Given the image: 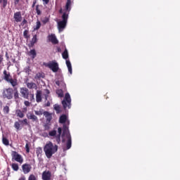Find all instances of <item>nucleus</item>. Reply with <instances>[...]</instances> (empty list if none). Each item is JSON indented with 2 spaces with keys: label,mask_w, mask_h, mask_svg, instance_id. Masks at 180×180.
Returning a JSON list of instances; mask_svg holds the SVG:
<instances>
[{
  "label": "nucleus",
  "mask_w": 180,
  "mask_h": 180,
  "mask_svg": "<svg viewBox=\"0 0 180 180\" xmlns=\"http://www.w3.org/2000/svg\"><path fill=\"white\" fill-rule=\"evenodd\" d=\"M71 11V0H67L65 7V12L62 15V20L58 22V28L60 32L63 31L67 27V22L68 21V15Z\"/></svg>",
  "instance_id": "nucleus-1"
},
{
  "label": "nucleus",
  "mask_w": 180,
  "mask_h": 180,
  "mask_svg": "<svg viewBox=\"0 0 180 180\" xmlns=\"http://www.w3.org/2000/svg\"><path fill=\"white\" fill-rule=\"evenodd\" d=\"M58 150V146L53 145L51 141H49L44 147V152L45 155L48 159H51L54 154H56Z\"/></svg>",
  "instance_id": "nucleus-2"
},
{
  "label": "nucleus",
  "mask_w": 180,
  "mask_h": 180,
  "mask_svg": "<svg viewBox=\"0 0 180 180\" xmlns=\"http://www.w3.org/2000/svg\"><path fill=\"white\" fill-rule=\"evenodd\" d=\"M65 136L67 141H66V149L70 150L71 149V146L72 144V139L71 138V134H70V130H68V127L65 125V124H63V134L62 138Z\"/></svg>",
  "instance_id": "nucleus-3"
},
{
  "label": "nucleus",
  "mask_w": 180,
  "mask_h": 180,
  "mask_svg": "<svg viewBox=\"0 0 180 180\" xmlns=\"http://www.w3.org/2000/svg\"><path fill=\"white\" fill-rule=\"evenodd\" d=\"M4 74V79L6 80V82L11 84V86H18V79L15 78L13 79L10 72H8L7 70H4L3 72Z\"/></svg>",
  "instance_id": "nucleus-4"
},
{
  "label": "nucleus",
  "mask_w": 180,
  "mask_h": 180,
  "mask_svg": "<svg viewBox=\"0 0 180 180\" xmlns=\"http://www.w3.org/2000/svg\"><path fill=\"white\" fill-rule=\"evenodd\" d=\"M20 93L22 95V97L24 99H27L30 101V102H35V98L34 94H30V90L26 87H21L20 90Z\"/></svg>",
  "instance_id": "nucleus-5"
},
{
  "label": "nucleus",
  "mask_w": 180,
  "mask_h": 180,
  "mask_svg": "<svg viewBox=\"0 0 180 180\" xmlns=\"http://www.w3.org/2000/svg\"><path fill=\"white\" fill-rule=\"evenodd\" d=\"M62 105L65 110H67V108L71 109V96H70L69 93H66L65 94V98L62 101Z\"/></svg>",
  "instance_id": "nucleus-6"
},
{
  "label": "nucleus",
  "mask_w": 180,
  "mask_h": 180,
  "mask_svg": "<svg viewBox=\"0 0 180 180\" xmlns=\"http://www.w3.org/2000/svg\"><path fill=\"white\" fill-rule=\"evenodd\" d=\"M2 96L4 99H13V89L9 87L8 89H4L2 92Z\"/></svg>",
  "instance_id": "nucleus-7"
},
{
  "label": "nucleus",
  "mask_w": 180,
  "mask_h": 180,
  "mask_svg": "<svg viewBox=\"0 0 180 180\" xmlns=\"http://www.w3.org/2000/svg\"><path fill=\"white\" fill-rule=\"evenodd\" d=\"M11 157L12 160H15V162L20 164H22L24 162L22 156L20 154H19L17 151H12Z\"/></svg>",
  "instance_id": "nucleus-8"
},
{
  "label": "nucleus",
  "mask_w": 180,
  "mask_h": 180,
  "mask_svg": "<svg viewBox=\"0 0 180 180\" xmlns=\"http://www.w3.org/2000/svg\"><path fill=\"white\" fill-rule=\"evenodd\" d=\"M47 67L49 68L53 72H58L60 70L59 64L56 60L49 63L47 64Z\"/></svg>",
  "instance_id": "nucleus-9"
},
{
  "label": "nucleus",
  "mask_w": 180,
  "mask_h": 180,
  "mask_svg": "<svg viewBox=\"0 0 180 180\" xmlns=\"http://www.w3.org/2000/svg\"><path fill=\"white\" fill-rule=\"evenodd\" d=\"M42 180H51L52 173L51 171H44L41 176Z\"/></svg>",
  "instance_id": "nucleus-10"
},
{
  "label": "nucleus",
  "mask_w": 180,
  "mask_h": 180,
  "mask_svg": "<svg viewBox=\"0 0 180 180\" xmlns=\"http://www.w3.org/2000/svg\"><path fill=\"white\" fill-rule=\"evenodd\" d=\"M32 168V167L31 165H30V164L25 163L22 165V169L25 174H29L31 172Z\"/></svg>",
  "instance_id": "nucleus-11"
},
{
  "label": "nucleus",
  "mask_w": 180,
  "mask_h": 180,
  "mask_svg": "<svg viewBox=\"0 0 180 180\" xmlns=\"http://www.w3.org/2000/svg\"><path fill=\"white\" fill-rule=\"evenodd\" d=\"M27 118L28 120H32V122H39V118L37 115H35L34 113H29L27 115Z\"/></svg>",
  "instance_id": "nucleus-12"
},
{
  "label": "nucleus",
  "mask_w": 180,
  "mask_h": 180,
  "mask_svg": "<svg viewBox=\"0 0 180 180\" xmlns=\"http://www.w3.org/2000/svg\"><path fill=\"white\" fill-rule=\"evenodd\" d=\"M58 134L56 136V141L58 144L61 143V134L63 133V129L61 127L58 128Z\"/></svg>",
  "instance_id": "nucleus-13"
},
{
  "label": "nucleus",
  "mask_w": 180,
  "mask_h": 180,
  "mask_svg": "<svg viewBox=\"0 0 180 180\" xmlns=\"http://www.w3.org/2000/svg\"><path fill=\"white\" fill-rule=\"evenodd\" d=\"M36 102L37 103L42 102V91L41 90H37L36 92Z\"/></svg>",
  "instance_id": "nucleus-14"
},
{
  "label": "nucleus",
  "mask_w": 180,
  "mask_h": 180,
  "mask_svg": "<svg viewBox=\"0 0 180 180\" xmlns=\"http://www.w3.org/2000/svg\"><path fill=\"white\" fill-rule=\"evenodd\" d=\"M13 18L16 22H20L22 20L21 12H16L14 13Z\"/></svg>",
  "instance_id": "nucleus-15"
},
{
  "label": "nucleus",
  "mask_w": 180,
  "mask_h": 180,
  "mask_svg": "<svg viewBox=\"0 0 180 180\" xmlns=\"http://www.w3.org/2000/svg\"><path fill=\"white\" fill-rule=\"evenodd\" d=\"M49 39L51 41L53 44H58L59 43L56 36L55 34H51L49 36Z\"/></svg>",
  "instance_id": "nucleus-16"
},
{
  "label": "nucleus",
  "mask_w": 180,
  "mask_h": 180,
  "mask_svg": "<svg viewBox=\"0 0 180 180\" xmlns=\"http://www.w3.org/2000/svg\"><path fill=\"white\" fill-rule=\"evenodd\" d=\"M44 116L45 117V118L46 119V121L48 122H51L52 119H53V117H52V115L48 112V111H44Z\"/></svg>",
  "instance_id": "nucleus-17"
},
{
  "label": "nucleus",
  "mask_w": 180,
  "mask_h": 180,
  "mask_svg": "<svg viewBox=\"0 0 180 180\" xmlns=\"http://www.w3.org/2000/svg\"><path fill=\"white\" fill-rule=\"evenodd\" d=\"M38 41L37 35L34 34L30 41V43L28 44L29 47H33L34 44Z\"/></svg>",
  "instance_id": "nucleus-18"
},
{
  "label": "nucleus",
  "mask_w": 180,
  "mask_h": 180,
  "mask_svg": "<svg viewBox=\"0 0 180 180\" xmlns=\"http://www.w3.org/2000/svg\"><path fill=\"white\" fill-rule=\"evenodd\" d=\"M27 87L29 89H37V85L36 83L34 82H28L27 83Z\"/></svg>",
  "instance_id": "nucleus-19"
},
{
  "label": "nucleus",
  "mask_w": 180,
  "mask_h": 180,
  "mask_svg": "<svg viewBox=\"0 0 180 180\" xmlns=\"http://www.w3.org/2000/svg\"><path fill=\"white\" fill-rule=\"evenodd\" d=\"M68 117L66 115H62L59 117V123L64 124L67 122Z\"/></svg>",
  "instance_id": "nucleus-20"
},
{
  "label": "nucleus",
  "mask_w": 180,
  "mask_h": 180,
  "mask_svg": "<svg viewBox=\"0 0 180 180\" xmlns=\"http://www.w3.org/2000/svg\"><path fill=\"white\" fill-rule=\"evenodd\" d=\"M13 91H14V93H13L14 99H19L20 96H19V91L18 90V87L13 86Z\"/></svg>",
  "instance_id": "nucleus-21"
},
{
  "label": "nucleus",
  "mask_w": 180,
  "mask_h": 180,
  "mask_svg": "<svg viewBox=\"0 0 180 180\" xmlns=\"http://www.w3.org/2000/svg\"><path fill=\"white\" fill-rule=\"evenodd\" d=\"M15 114L18 117L23 119L25 117V114L21 110H16Z\"/></svg>",
  "instance_id": "nucleus-22"
},
{
  "label": "nucleus",
  "mask_w": 180,
  "mask_h": 180,
  "mask_svg": "<svg viewBox=\"0 0 180 180\" xmlns=\"http://www.w3.org/2000/svg\"><path fill=\"white\" fill-rule=\"evenodd\" d=\"M2 143L6 146H8L10 145L9 140L4 135L2 136Z\"/></svg>",
  "instance_id": "nucleus-23"
},
{
  "label": "nucleus",
  "mask_w": 180,
  "mask_h": 180,
  "mask_svg": "<svg viewBox=\"0 0 180 180\" xmlns=\"http://www.w3.org/2000/svg\"><path fill=\"white\" fill-rule=\"evenodd\" d=\"M56 84L58 86H60V88L65 89V83H64V81L58 80L56 82Z\"/></svg>",
  "instance_id": "nucleus-24"
},
{
  "label": "nucleus",
  "mask_w": 180,
  "mask_h": 180,
  "mask_svg": "<svg viewBox=\"0 0 180 180\" xmlns=\"http://www.w3.org/2000/svg\"><path fill=\"white\" fill-rule=\"evenodd\" d=\"M66 65L70 74H72V66L71 65V62L70 60H66Z\"/></svg>",
  "instance_id": "nucleus-25"
},
{
  "label": "nucleus",
  "mask_w": 180,
  "mask_h": 180,
  "mask_svg": "<svg viewBox=\"0 0 180 180\" xmlns=\"http://www.w3.org/2000/svg\"><path fill=\"white\" fill-rule=\"evenodd\" d=\"M53 108L55 111L56 112V114H60L61 113V107L58 104H55L53 105Z\"/></svg>",
  "instance_id": "nucleus-26"
},
{
  "label": "nucleus",
  "mask_w": 180,
  "mask_h": 180,
  "mask_svg": "<svg viewBox=\"0 0 180 180\" xmlns=\"http://www.w3.org/2000/svg\"><path fill=\"white\" fill-rule=\"evenodd\" d=\"M19 123H21L22 124H23L25 126L30 127V124L28 122V120L27 118H25L24 120H20L19 121Z\"/></svg>",
  "instance_id": "nucleus-27"
},
{
  "label": "nucleus",
  "mask_w": 180,
  "mask_h": 180,
  "mask_svg": "<svg viewBox=\"0 0 180 180\" xmlns=\"http://www.w3.org/2000/svg\"><path fill=\"white\" fill-rule=\"evenodd\" d=\"M42 153H43L42 148H41V147L37 148L36 154H37V158H39V156H41Z\"/></svg>",
  "instance_id": "nucleus-28"
},
{
  "label": "nucleus",
  "mask_w": 180,
  "mask_h": 180,
  "mask_svg": "<svg viewBox=\"0 0 180 180\" xmlns=\"http://www.w3.org/2000/svg\"><path fill=\"white\" fill-rule=\"evenodd\" d=\"M56 94L59 98H64V91H63V89L56 90Z\"/></svg>",
  "instance_id": "nucleus-29"
},
{
  "label": "nucleus",
  "mask_w": 180,
  "mask_h": 180,
  "mask_svg": "<svg viewBox=\"0 0 180 180\" xmlns=\"http://www.w3.org/2000/svg\"><path fill=\"white\" fill-rule=\"evenodd\" d=\"M3 112L4 115H8L10 113V108L8 105H6L4 107Z\"/></svg>",
  "instance_id": "nucleus-30"
},
{
  "label": "nucleus",
  "mask_w": 180,
  "mask_h": 180,
  "mask_svg": "<svg viewBox=\"0 0 180 180\" xmlns=\"http://www.w3.org/2000/svg\"><path fill=\"white\" fill-rule=\"evenodd\" d=\"M11 168L13 169V171L18 172L19 170V165L18 163H12Z\"/></svg>",
  "instance_id": "nucleus-31"
},
{
  "label": "nucleus",
  "mask_w": 180,
  "mask_h": 180,
  "mask_svg": "<svg viewBox=\"0 0 180 180\" xmlns=\"http://www.w3.org/2000/svg\"><path fill=\"white\" fill-rule=\"evenodd\" d=\"M41 27V22L39 20H37L36 22V25L34 27V30H38Z\"/></svg>",
  "instance_id": "nucleus-32"
},
{
  "label": "nucleus",
  "mask_w": 180,
  "mask_h": 180,
  "mask_svg": "<svg viewBox=\"0 0 180 180\" xmlns=\"http://www.w3.org/2000/svg\"><path fill=\"white\" fill-rule=\"evenodd\" d=\"M34 114L37 116H42L44 115V110H34Z\"/></svg>",
  "instance_id": "nucleus-33"
},
{
  "label": "nucleus",
  "mask_w": 180,
  "mask_h": 180,
  "mask_svg": "<svg viewBox=\"0 0 180 180\" xmlns=\"http://www.w3.org/2000/svg\"><path fill=\"white\" fill-rule=\"evenodd\" d=\"M14 127L17 131H20L22 128L20 127V124L19 122H15Z\"/></svg>",
  "instance_id": "nucleus-34"
},
{
  "label": "nucleus",
  "mask_w": 180,
  "mask_h": 180,
  "mask_svg": "<svg viewBox=\"0 0 180 180\" xmlns=\"http://www.w3.org/2000/svg\"><path fill=\"white\" fill-rule=\"evenodd\" d=\"M30 56H32V58H35L37 57V51L35 49L30 50Z\"/></svg>",
  "instance_id": "nucleus-35"
},
{
  "label": "nucleus",
  "mask_w": 180,
  "mask_h": 180,
  "mask_svg": "<svg viewBox=\"0 0 180 180\" xmlns=\"http://www.w3.org/2000/svg\"><path fill=\"white\" fill-rule=\"evenodd\" d=\"M49 136L51 137H55L56 139L57 136V131L56 130H53L49 131Z\"/></svg>",
  "instance_id": "nucleus-36"
},
{
  "label": "nucleus",
  "mask_w": 180,
  "mask_h": 180,
  "mask_svg": "<svg viewBox=\"0 0 180 180\" xmlns=\"http://www.w3.org/2000/svg\"><path fill=\"white\" fill-rule=\"evenodd\" d=\"M44 92H45L44 98H45L46 101H48V98L49 97L51 91H50V90L46 89L44 90Z\"/></svg>",
  "instance_id": "nucleus-37"
},
{
  "label": "nucleus",
  "mask_w": 180,
  "mask_h": 180,
  "mask_svg": "<svg viewBox=\"0 0 180 180\" xmlns=\"http://www.w3.org/2000/svg\"><path fill=\"white\" fill-rule=\"evenodd\" d=\"M62 56L64 59H67L68 58V51L67 49H65L63 53H62Z\"/></svg>",
  "instance_id": "nucleus-38"
},
{
  "label": "nucleus",
  "mask_w": 180,
  "mask_h": 180,
  "mask_svg": "<svg viewBox=\"0 0 180 180\" xmlns=\"http://www.w3.org/2000/svg\"><path fill=\"white\" fill-rule=\"evenodd\" d=\"M0 4L2 5L3 8H6L8 4V0H0Z\"/></svg>",
  "instance_id": "nucleus-39"
},
{
  "label": "nucleus",
  "mask_w": 180,
  "mask_h": 180,
  "mask_svg": "<svg viewBox=\"0 0 180 180\" xmlns=\"http://www.w3.org/2000/svg\"><path fill=\"white\" fill-rule=\"evenodd\" d=\"M23 36L25 39H29L30 38V35H29V30H25L23 32Z\"/></svg>",
  "instance_id": "nucleus-40"
},
{
  "label": "nucleus",
  "mask_w": 180,
  "mask_h": 180,
  "mask_svg": "<svg viewBox=\"0 0 180 180\" xmlns=\"http://www.w3.org/2000/svg\"><path fill=\"white\" fill-rule=\"evenodd\" d=\"M41 78H44V75L42 73H37L35 76V79H40Z\"/></svg>",
  "instance_id": "nucleus-41"
},
{
  "label": "nucleus",
  "mask_w": 180,
  "mask_h": 180,
  "mask_svg": "<svg viewBox=\"0 0 180 180\" xmlns=\"http://www.w3.org/2000/svg\"><path fill=\"white\" fill-rule=\"evenodd\" d=\"M40 6L39 5H37L36 6V11H37V14L38 15H41V9L39 8Z\"/></svg>",
  "instance_id": "nucleus-42"
},
{
  "label": "nucleus",
  "mask_w": 180,
  "mask_h": 180,
  "mask_svg": "<svg viewBox=\"0 0 180 180\" xmlns=\"http://www.w3.org/2000/svg\"><path fill=\"white\" fill-rule=\"evenodd\" d=\"M28 180H37V179L34 174H30Z\"/></svg>",
  "instance_id": "nucleus-43"
},
{
  "label": "nucleus",
  "mask_w": 180,
  "mask_h": 180,
  "mask_svg": "<svg viewBox=\"0 0 180 180\" xmlns=\"http://www.w3.org/2000/svg\"><path fill=\"white\" fill-rule=\"evenodd\" d=\"M25 149H26L27 153H30V146H29V143H27L26 145H25Z\"/></svg>",
  "instance_id": "nucleus-44"
},
{
  "label": "nucleus",
  "mask_w": 180,
  "mask_h": 180,
  "mask_svg": "<svg viewBox=\"0 0 180 180\" xmlns=\"http://www.w3.org/2000/svg\"><path fill=\"white\" fill-rule=\"evenodd\" d=\"M24 105L25 106H30L31 105V103L29 101H24Z\"/></svg>",
  "instance_id": "nucleus-45"
},
{
  "label": "nucleus",
  "mask_w": 180,
  "mask_h": 180,
  "mask_svg": "<svg viewBox=\"0 0 180 180\" xmlns=\"http://www.w3.org/2000/svg\"><path fill=\"white\" fill-rule=\"evenodd\" d=\"M27 20L26 19H24L22 22H21V25L23 26L27 23Z\"/></svg>",
  "instance_id": "nucleus-46"
},
{
  "label": "nucleus",
  "mask_w": 180,
  "mask_h": 180,
  "mask_svg": "<svg viewBox=\"0 0 180 180\" xmlns=\"http://www.w3.org/2000/svg\"><path fill=\"white\" fill-rule=\"evenodd\" d=\"M44 5H47L49 4L50 0H42Z\"/></svg>",
  "instance_id": "nucleus-47"
},
{
  "label": "nucleus",
  "mask_w": 180,
  "mask_h": 180,
  "mask_svg": "<svg viewBox=\"0 0 180 180\" xmlns=\"http://www.w3.org/2000/svg\"><path fill=\"white\" fill-rule=\"evenodd\" d=\"M3 61H4V57L2 55L0 54V64H2Z\"/></svg>",
  "instance_id": "nucleus-48"
},
{
  "label": "nucleus",
  "mask_w": 180,
  "mask_h": 180,
  "mask_svg": "<svg viewBox=\"0 0 180 180\" xmlns=\"http://www.w3.org/2000/svg\"><path fill=\"white\" fill-rule=\"evenodd\" d=\"M37 2V0H34V1H33L32 6V8H34V7L35 6Z\"/></svg>",
  "instance_id": "nucleus-49"
},
{
  "label": "nucleus",
  "mask_w": 180,
  "mask_h": 180,
  "mask_svg": "<svg viewBox=\"0 0 180 180\" xmlns=\"http://www.w3.org/2000/svg\"><path fill=\"white\" fill-rule=\"evenodd\" d=\"M45 106H51V102L50 101H47V103L45 104Z\"/></svg>",
  "instance_id": "nucleus-50"
},
{
  "label": "nucleus",
  "mask_w": 180,
  "mask_h": 180,
  "mask_svg": "<svg viewBox=\"0 0 180 180\" xmlns=\"http://www.w3.org/2000/svg\"><path fill=\"white\" fill-rule=\"evenodd\" d=\"M6 60H9V56H8V52H6Z\"/></svg>",
  "instance_id": "nucleus-51"
},
{
  "label": "nucleus",
  "mask_w": 180,
  "mask_h": 180,
  "mask_svg": "<svg viewBox=\"0 0 180 180\" xmlns=\"http://www.w3.org/2000/svg\"><path fill=\"white\" fill-rule=\"evenodd\" d=\"M14 1H14V4H15V5L18 4L19 2H20V0H14Z\"/></svg>",
  "instance_id": "nucleus-52"
},
{
  "label": "nucleus",
  "mask_w": 180,
  "mask_h": 180,
  "mask_svg": "<svg viewBox=\"0 0 180 180\" xmlns=\"http://www.w3.org/2000/svg\"><path fill=\"white\" fill-rule=\"evenodd\" d=\"M44 127H45V129H49V127L48 124H45Z\"/></svg>",
  "instance_id": "nucleus-53"
},
{
  "label": "nucleus",
  "mask_w": 180,
  "mask_h": 180,
  "mask_svg": "<svg viewBox=\"0 0 180 180\" xmlns=\"http://www.w3.org/2000/svg\"><path fill=\"white\" fill-rule=\"evenodd\" d=\"M19 180H26V178L25 177H21L19 179Z\"/></svg>",
  "instance_id": "nucleus-54"
},
{
  "label": "nucleus",
  "mask_w": 180,
  "mask_h": 180,
  "mask_svg": "<svg viewBox=\"0 0 180 180\" xmlns=\"http://www.w3.org/2000/svg\"><path fill=\"white\" fill-rule=\"evenodd\" d=\"M59 13H63V8H60V9L59 10Z\"/></svg>",
  "instance_id": "nucleus-55"
},
{
  "label": "nucleus",
  "mask_w": 180,
  "mask_h": 180,
  "mask_svg": "<svg viewBox=\"0 0 180 180\" xmlns=\"http://www.w3.org/2000/svg\"><path fill=\"white\" fill-rule=\"evenodd\" d=\"M24 110H25V112H27V108H24Z\"/></svg>",
  "instance_id": "nucleus-56"
},
{
  "label": "nucleus",
  "mask_w": 180,
  "mask_h": 180,
  "mask_svg": "<svg viewBox=\"0 0 180 180\" xmlns=\"http://www.w3.org/2000/svg\"><path fill=\"white\" fill-rule=\"evenodd\" d=\"M65 139H63L62 140V143H65Z\"/></svg>",
  "instance_id": "nucleus-57"
},
{
  "label": "nucleus",
  "mask_w": 180,
  "mask_h": 180,
  "mask_svg": "<svg viewBox=\"0 0 180 180\" xmlns=\"http://www.w3.org/2000/svg\"><path fill=\"white\" fill-rule=\"evenodd\" d=\"M61 49L60 48H58V51H60Z\"/></svg>",
  "instance_id": "nucleus-58"
},
{
  "label": "nucleus",
  "mask_w": 180,
  "mask_h": 180,
  "mask_svg": "<svg viewBox=\"0 0 180 180\" xmlns=\"http://www.w3.org/2000/svg\"><path fill=\"white\" fill-rule=\"evenodd\" d=\"M68 125H70V121L67 122Z\"/></svg>",
  "instance_id": "nucleus-59"
},
{
  "label": "nucleus",
  "mask_w": 180,
  "mask_h": 180,
  "mask_svg": "<svg viewBox=\"0 0 180 180\" xmlns=\"http://www.w3.org/2000/svg\"><path fill=\"white\" fill-rule=\"evenodd\" d=\"M12 61H13V63H15V59H12Z\"/></svg>",
  "instance_id": "nucleus-60"
},
{
  "label": "nucleus",
  "mask_w": 180,
  "mask_h": 180,
  "mask_svg": "<svg viewBox=\"0 0 180 180\" xmlns=\"http://www.w3.org/2000/svg\"><path fill=\"white\" fill-rule=\"evenodd\" d=\"M1 124V123L0 122V125Z\"/></svg>",
  "instance_id": "nucleus-61"
}]
</instances>
